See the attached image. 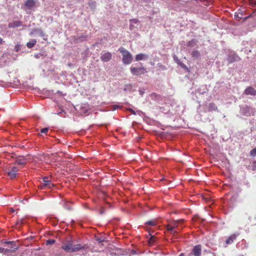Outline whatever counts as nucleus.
<instances>
[{"label": "nucleus", "mask_w": 256, "mask_h": 256, "mask_svg": "<svg viewBox=\"0 0 256 256\" xmlns=\"http://www.w3.org/2000/svg\"><path fill=\"white\" fill-rule=\"evenodd\" d=\"M240 60V57L234 52L232 51L229 52L226 59L227 61L230 64L238 62Z\"/></svg>", "instance_id": "10"}, {"label": "nucleus", "mask_w": 256, "mask_h": 256, "mask_svg": "<svg viewBox=\"0 0 256 256\" xmlns=\"http://www.w3.org/2000/svg\"><path fill=\"white\" fill-rule=\"evenodd\" d=\"M156 69H157V70H160V71L162 70V71H164V70H167V68H166V66L162 64L158 63L157 64Z\"/></svg>", "instance_id": "32"}, {"label": "nucleus", "mask_w": 256, "mask_h": 256, "mask_svg": "<svg viewBox=\"0 0 256 256\" xmlns=\"http://www.w3.org/2000/svg\"><path fill=\"white\" fill-rule=\"evenodd\" d=\"M131 254L133 255H136L138 254V252L136 250L132 249L131 250Z\"/></svg>", "instance_id": "51"}, {"label": "nucleus", "mask_w": 256, "mask_h": 256, "mask_svg": "<svg viewBox=\"0 0 256 256\" xmlns=\"http://www.w3.org/2000/svg\"><path fill=\"white\" fill-rule=\"evenodd\" d=\"M140 22V20L137 18H133L130 20V23L132 24H138Z\"/></svg>", "instance_id": "43"}, {"label": "nucleus", "mask_w": 256, "mask_h": 256, "mask_svg": "<svg viewBox=\"0 0 256 256\" xmlns=\"http://www.w3.org/2000/svg\"><path fill=\"white\" fill-rule=\"evenodd\" d=\"M16 162L19 165H24L26 160L24 158H21L20 156H18L16 158Z\"/></svg>", "instance_id": "29"}, {"label": "nucleus", "mask_w": 256, "mask_h": 256, "mask_svg": "<svg viewBox=\"0 0 256 256\" xmlns=\"http://www.w3.org/2000/svg\"><path fill=\"white\" fill-rule=\"evenodd\" d=\"M239 233H235L228 236L226 240L225 243L226 245L231 244L236 239Z\"/></svg>", "instance_id": "13"}, {"label": "nucleus", "mask_w": 256, "mask_h": 256, "mask_svg": "<svg viewBox=\"0 0 256 256\" xmlns=\"http://www.w3.org/2000/svg\"><path fill=\"white\" fill-rule=\"evenodd\" d=\"M166 230L170 234H176V231L174 230V227L170 226H166Z\"/></svg>", "instance_id": "36"}, {"label": "nucleus", "mask_w": 256, "mask_h": 256, "mask_svg": "<svg viewBox=\"0 0 256 256\" xmlns=\"http://www.w3.org/2000/svg\"><path fill=\"white\" fill-rule=\"evenodd\" d=\"M237 196L232 195L226 200H224L222 204L220 206V209L225 214L231 212L236 206Z\"/></svg>", "instance_id": "1"}, {"label": "nucleus", "mask_w": 256, "mask_h": 256, "mask_svg": "<svg viewBox=\"0 0 256 256\" xmlns=\"http://www.w3.org/2000/svg\"><path fill=\"white\" fill-rule=\"evenodd\" d=\"M198 40L196 39H192L187 42L186 46L189 48H194L197 44Z\"/></svg>", "instance_id": "25"}, {"label": "nucleus", "mask_w": 256, "mask_h": 256, "mask_svg": "<svg viewBox=\"0 0 256 256\" xmlns=\"http://www.w3.org/2000/svg\"><path fill=\"white\" fill-rule=\"evenodd\" d=\"M9 250H8V248H4L2 247H0V253H2L4 255L6 256H10V255L8 254Z\"/></svg>", "instance_id": "34"}, {"label": "nucleus", "mask_w": 256, "mask_h": 256, "mask_svg": "<svg viewBox=\"0 0 256 256\" xmlns=\"http://www.w3.org/2000/svg\"><path fill=\"white\" fill-rule=\"evenodd\" d=\"M50 71L52 72L53 70H48V71L46 72L44 70H42V72L41 73V75L42 76L44 77H46L49 75L48 72H50Z\"/></svg>", "instance_id": "39"}, {"label": "nucleus", "mask_w": 256, "mask_h": 256, "mask_svg": "<svg viewBox=\"0 0 256 256\" xmlns=\"http://www.w3.org/2000/svg\"><path fill=\"white\" fill-rule=\"evenodd\" d=\"M26 46L24 45L17 44L14 48V50L16 52H23Z\"/></svg>", "instance_id": "23"}, {"label": "nucleus", "mask_w": 256, "mask_h": 256, "mask_svg": "<svg viewBox=\"0 0 256 256\" xmlns=\"http://www.w3.org/2000/svg\"><path fill=\"white\" fill-rule=\"evenodd\" d=\"M195 1L198 2L199 0H194ZM200 1H202L204 2V6H208L209 2L207 0H200Z\"/></svg>", "instance_id": "48"}, {"label": "nucleus", "mask_w": 256, "mask_h": 256, "mask_svg": "<svg viewBox=\"0 0 256 256\" xmlns=\"http://www.w3.org/2000/svg\"><path fill=\"white\" fill-rule=\"evenodd\" d=\"M250 156L253 157L256 156V147L250 151Z\"/></svg>", "instance_id": "42"}, {"label": "nucleus", "mask_w": 256, "mask_h": 256, "mask_svg": "<svg viewBox=\"0 0 256 256\" xmlns=\"http://www.w3.org/2000/svg\"><path fill=\"white\" fill-rule=\"evenodd\" d=\"M250 4L253 8V12L252 14L243 18V21H246L252 15L256 14V0H249Z\"/></svg>", "instance_id": "12"}, {"label": "nucleus", "mask_w": 256, "mask_h": 256, "mask_svg": "<svg viewBox=\"0 0 256 256\" xmlns=\"http://www.w3.org/2000/svg\"><path fill=\"white\" fill-rule=\"evenodd\" d=\"M236 246L238 249L244 250V248H247L248 245L246 240L243 239L241 241L238 242L236 244Z\"/></svg>", "instance_id": "19"}, {"label": "nucleus", "mask_w": 256, "mask_h": 256, "mask_svg": "<svg viewBox=\"0 0 256 256\" xmlns=\"http://www.w3.org/2000/svg\"><path fill=\"white\" fill-rule=\"evenodd\" d=\"M192 57L194 60H198L200 58V52L198 50H193L191 53Z\"/></svg>", "instance_id": "24"}, {"label": "nucleus", "mask_w": 256, "mask_h": 256, "mask_svg": "<svg viewBox=\"0 0 256 256\" xmlns=\"http://www.w3.org/2000/svg\"><path fill=\"white\" fill-rule=\"evenodd\" d=\"M178 256H184V254L183 252L180 253Z\"/></svg>", "instance_id": "62"}, {"label": "nucleus", "mask_w": 256, "mask_h": 256, "mask_svg": "<svg viewBox=\"0 0 256 256\" xmlns=\"http://www.w3.org/2000/svg\"><path fill=\"white\" fill-rule=\"evenodd\" d=\"M153 0H142L141 2L146 4V6L150 7V4L151 2L153 4L154 3Z\"/></svg>", "instance_id": "38"}, {"label": "nucleus", "mask_w": 256, "mask_h": 256, "mask_svg": "<svg viewBox=\"0 0 256 256\" xmlns=\"http://www.w3.org/2000/svg\"><path fill=\"white\" fill-rule=\"evenodd\" d=\"M244 93L246 95L255 96H256V90L252 86H248L245 89Z\"/></svg>", "instance_id": "17"}, {"label": "nucleus", "mask_w": 256, "mask_h": 256, "mask_svg": "<svg viewBox=\"0 0 256 256\" xmlns=\"http://www.w3.org/2000/svg\"><path fill=\"white\" fill-rule=\"evenodd\" d=\"M255 112V108L250 106H248L246 104L240 106V113L242 116L248 117L251 116H254Z\"/></svg>", "instance_id": "3"}, {"label": "nucleus", "mask_w": 256, "mask_h": 256, "mask_svg": "<svg viewBox=\"0 0 256 256\" xmlns=\"http://www.w3.org/2000/svg\"><path fill=\"white\" fill-rule=\"evenodd\" d=\"M136 114H138L140 116H141V114H142V112L140 110H138L136 112Z\"/></svg>", "instance_id": "56"}, {"label": "nucleus", "mask_w": 256, "mask_h": 256, "mask_svg": "<svg viewBox=\"0 0 256 256\" xmlns=\"http://www.w3.org/2000/svg\"><path fill=\"white\" fill-rule=\"evenodd\" d=\"M30 35L36 36V35L43 38L44 40H47L48 39V36L46 34L41 28H36L32 30Z\"/></svg>", "instance_id": "4"}, {"label": "nucleus", "mask_w": 256, "mask_h": 256, "mask_svg": "<svg viewBox=\"0 0 256 256\" xmlns=\"http://www.w3.org/2000/svg\"><path fill=\"white\" fill-rule=\"evenodd\" d=\"M58 92V94H61V92H60V91H59V90H58V92Z\"/></svg>", "instance_id": "64"}, {"label": "nucleus", "mask_w": 256, "mask_h": 256, "mask_svg": "<svg viewBox=\"0 0 256 256\" xmlns=\"http://www.w3.org/2000/svg\"><path fill=\"white\" fill-rule=\"evenodd\" d=\"M252 166L256 167V160H254L252 164Z\"/></svg>", "instance_id": "58"}, {"label": "nucleus", "mask_w": 256, "mask_h": 256, "mask_svg": "<svg viewBox=\"0 0 256 256\" xmlns=\"http://www.w3.org/2000/svg\"><path fill=\"white\" fill-rule=\"evenodd\" d=\"M42 56H43V54L42 53L36 54H34V57L37 59L40 58Z\"/></svg>", "instance_id": "46"}, {"label": "nucleus", "mask_w": 256, "mask_h": 256, "mask_svg": "<svg viewBox=\"0 0 256 256\" xmlns=\"http://www.w3.org/2000/svg\"><path fill=\"white\" fill-rule=\"evenodd\" d=\"M208 111H216L217 110L216 106L214 103H210L208 108Z\"/></svg>", "instance_id": "33"}, {"label": "nucleus", "mask_w": 256, "mask_h": 256, "mask_svg": "<svg viewBox=\"0 0 256 256\" xmlns=\"http://www.w3.org/2000/svg\"><path fill=\"white\" fill-rule=\"evenodd\" d=\"M88 4L92 10H94L96 6V2L93 0H88Z\"/></svg>", "instance_id": "30"}, {"label": "nucleus", "mask_w": 256, "mask_h": 256, "mask_svg": "<svg viewBox=\"0 0 256 256\" xmlns=\"http://www.w3.org/2000/svg\"><path fill=\"white\" fill-rule=\"evenodd\" d=\"M160 220L158 219H154L152 220H150L145 222V224L146 226H156L160 222Z\"/></svg>", "instance_id": "22"}, {"label": "nucleus", "mask_w": 256, "mask_h": 256, "mask_svg": "<svg viewBox=\"0 0 256 256\" xmlns=\"http://www.w3.org/2000/svg\"><path fill=\"white\" fill-rule=\"evenodd\" d=\"M159 110L160 112L168 114V116H170L174 114L173 112L171 111L170 106L168 105H164L160 106Z\"/></svg>", "instance_id": "11"}, {"label": "nucleus", "mask_w": 256, "mask_h": 256, "mask_svg": "<svg viewBox=\"0 0 256 256\" xmlns=\"http://www.w3.org/2000/svg\"><path fill=\"white\" fill-rule=\"evenodd\" d=\"M62 204L63 207L68 210H70L72 209L71 204L70 202H68L66 200H63L62 202Z\"/></svg>", "instance_id": "26"}, {"label": "nucleus", "mask_w": 256, "mask_h": 256, "mask_svg": "<svg viewBox=\"0 0 256 256\" xmlns=\"http://www.w3.org/2000/svg\"><path fill=\"white\" fill-rule=\"evenodd\" d=\"M48 128H44L40 130V133L41 134H46V133L48 132Z\"/></svg>", "instance_id": "44"}, {"label": "nucleus", "mask_w": 256, "mask_h": 256, "mask_svg": "<svg viewBox=\"0 0 256 256\" xmlns=\"http://www.w3.org/2000/svg\"><path fill=\"white\" fill-rule=\"evenodd\" d=\"M18 170V169L17 167L13 166L12 170L8 172V174L10 178L14 179L16 176V173Z\"/></svg>", "instance_id": "15"}, {"label": "nucleus", "mask_w": 256, "mask_h": 256, "mask_svg": "<svg viewBox=\"0 0 256 256\" xmlns=\"http://www.w3.org/2000/svg\"><path fill=\"white\" fill-rule=\"evenodd\" d=\"M130 70L132 74L136 76L144 74L147 72V70L144 66H142L140 68L131 67L130 68Z\"/></svg>", "instance_id": "5"}, {"label": "nucleus", "mask_w": 256, "mask_h": 256, "mask_svg": "<svg viewBox=\"0 0 256 256\" xmlns=\"http://www.w3.org/2000/svg\"><path fill=\"white\" fill-rule=\"evenodd\" d=\"M143 116L144 117V118H148V116H147L146 115V113L143 112H142V114H141V116Z\"/></svg>", "instance_id": "55"}, {"label": "nucleus", "mask_w": 256, "mask_h": 256, "mask_svg": "<svg viewBox=\"0 0 256 256\" xmlns=\"http://www.w3.org/2000/svg\"><path fill=\"white\" fill-rule=\"evenodd\" d=\"M134 28V24L130 23V28L131 30H132Z\"/></svg>", "instance_id": "54"}, {"label": "nucleus", "mask_w": 256, "mask_h": 256, "mask_svg": "<svg viewBox=\"0 0 256 256\" xmlns=\"http://www.w3.org/2000/svg\"><path fill=\"white\" fill-rule=\"evenodd\" d=\"M144 90H145L144 88H140L138 90V92H139V94L142 96L143 94H144Z\"/></svg>", "instance_id": "47"}, {"label": "nucleus", "mask_w": 256, "mask_h": 256, "mask_svg": "<svg viewBox=\"0 0 256 256\" xmlns=\"http://www.w3.org/2000/svg\"><path fill=\"white\" fill-rule=\"evenodd\" d=\"M149 58V56L148 54L140 53L136 54L135 56V60L136 61H140L144 60H147Z\"/></svg>", "instance_id": "18"}, {"label": "nucleus", "mask_w": 256, "mask_h": 256, "mask_svg": "<svg viewBox=\"0 0 256 256\" xmlns=\"http://www.w3.org/2000/svg\"><path fill=\"white\" fill-rule=\"evenodd\" d=\"M63 113H64V114H66V111L64 109H61L60 111L54 114L60 116L61 114H62Z\"/></svg>", "instance_id": "49"}, {"label": "nucleus", "mask_w": 256, "mask_h": 256, "mask_svg": "<svg viewBox=\"0 0 256 256\" xmlns=\"http://www.w3.org/2000/svg\"><path fill=\"white\" fill-rule=\"evenodd\" d=\"M118 51L122 54V61L124 64H129L132 62V56L127 50L121 46L118 48Z\"/></svg>", "instance_id": "2"}, {"label": "nucleus", "mask_w": 256, "mask_h": 256, "mask_svg": "<svg viewBox=\"0 0 256 256\" xmlns=\"http://www.w3.org/2000/svg\"><path fill=\"white\" fill-rule=\"evenodd\" d=\"M128 110L130 112L131 114H134V115H136V112L134 111L132 108H129L128 109Z\"/></svg>", "instance_id": "50"}, {"label": "nucleus", "mask_w": 256, "mask_h": 256, "mask_svg": "<svg viewBox=\"0 0 256 256\" xmlns=\"http://www.w3.org/2000/svg\"><path fill=\"white\" fill-rule=\"evenodd\" d=\"M104 208H102L101 210H100V214H104Z\"/></svg>", "instance_id": "57"}, {"label": "nucleus", "mask_w": 256, "mask_h": 256, "mask_svg": "<svg viewBox=\"0 0 256 256\" xmlns=\"http://www.w3.org/2000/svg\"><path fill=\"white\" fill-rule=\"evenodd\" d=\"M4 40L2 38H0V45L2 44L4 42Z\"/></svg>", "instance_id": "59"}, {"label": "nucleus", "mask_w": 256, "mask_h": 256, "mask_svg": "<svg viewBox=\"0 0 256 256\" xmlns=\"http://www.w3.org/2000/svg\"><path fill=\"white\" fill-rule=\"evenodd\" d=\"M87 40V36L86 35H82L78 36L76 40L78 42H82L86 40Z\"/></svg>", "instance_id": "37"}, {"label": "nucleus", "mask_w": 256, "mask_h": 256, "mask_svg": "<svg viewBox=\"0 0 256 256\" xmlns=\"http://www.w3.org/2000/svg\"><path fill=\"white\" fill-rule=\"evenodd\" d=\"M56 242V240L54 239H48L46 240V245H52Z\"/></svg>", "instance_id": "40"}, {"label": "nucleus", "mask_w": 256, "mask_h": 256, "mask_svg": "<svg viewBox=\"0 0 256 256\" xmlns=\"http://www.w3.org/2000/svg\"><path fill=\"white\" fill-rule=\"evenodd\" d=\"M112 54L110 52H106L102 55L100 60L103 62H108L112 59Z\"/></svg>", "instance_id": "14"}, {"label": "nucleus", "mask_w": 256, "mask_h": 256, "mask_svg": "<svg viewBox=\"0 0 256 256\" xmlns=\"http://www.w3.org/2000/svg\"><path fill=\"white\" fill-rule=\"evenodd\" d=\"M120 108V106L118 105H114L112 106L111 110L112 111H114Z\"/></svg>", "instance_id": "45"}, {"label": "nucleus", "mask_w": 256, "mask_h": 256, "mask_svg": "<svg viewBox=\"0 0 256 256\" xmlns=\"http://www.w3.org/2000/svg\"><path fill=\"white\" fill-rule=\"evenodd\" d=\"M88 111V110L86 109V108H84V110H83V112H84V113H86Z\"/></svg>", "instance_id": "61"}, {"label": "nucleus", "mask_w": 256, "mask_h": 256, "mask_svg": "<svg viewBox=\"0 0 256 256\" xmlns=\"http://www.w3.org/2000/svg\"><path fill=\"white\" fill-rule=\"evenodd\" d=\"M234 18L238 21L243 18V14L242 13L235 12Z\"/></svg>", "instance_id": "35"}, {"label": "nucleus", "mask_w": 256, "mask_h": 256, "mask_svg": "<svg viewBox=\"0 0 256 256\" xmlns=\"http://www.w3.org/2000/svg\"><path fill=\"white\" fill-rule=\"evenodd\" d=\"M28 238L30 239V240H32V239H33V238H34V236H30Z\"/></svg>", "instance_id": "63"}, {"label": "nucleus", "mask_w": 256, "mask_h": 256, "mask_svg": "<svg viewBox=\"0 0 256 256\" xmlns=\"http://www.w3.org/2000/svg\"><path fill=\"white\" fill-rule=\"evenodd\" d=\"M26 224V222L25 220L22 219V218H21L19 220H18V222H17V224L20 225V226H22L23 224Z\"/></svg>", "instance_id": "41"}, {"label": "nucleus", "mask_w": 256, "mask_h": 256, "mask_svg": "<svg viewBox=\"0 0 256 256\" xmlns=\"http://www.w3.org/2000/svg\"><path fill=\"white\" fill-rule=\"evenodd\" d=\"M22 26V22L20 20H14L8 24L9 28H16Z\"/></svg>", "instance_id": "16"}, {"label": "nucleus", "mask_w": 256, "mask_h": 256, "mask_svg": "<svg viewBox=\"0 0 256 256\" xmlns=\"http://www.w3.org/2000/svg\"><path fill=\"white\" fill-rule=\"evenodd\" d=\"M197 92L200 94H204L206 93L208 90L206 86H202L197 90Z\"/></svg>", "instance_id": "27"}, {"label": "nucleus", "mask_w": 256, "mask_h": 256, "mask_svg": "<svg viewBox=\"0 0 256 256\" xmlns=\"http://www.w3.org/2000/svg\"><path fill=\"white\" fill-rule=\"evenodd\" d=\"M202 246L200 244L194 246L190 252L188 253V256H201Z\"/></svg>", "instance_id": "8"}, {"label": "nucleus", "mask_w": 256, "mask_h": 256, "mask_svg": "<svg viewBox=\"0 0 256 256\" xmlns=\"http://www.w3.org/2000/svg\"><path fill=\"white\" fill-rule=\"evenodd\" d=\"M35 4L36 2L34 0H26L24 4V6L28 10H31Z\"/></svg>", "instance_id": "20"}, {"label": "nucleus", "mask_w": 256, "mask_h": 256, "mask_svg": "<svg viewBox=\"0 0 256 256\" xmlns=\"http://www.w3.org/2000/svg\"><path fill=\"white\" fill-rule=\"evenodd\" d=\"M97 240H98V242H100V243L104 241V240H102L100 238H98Z\"/></svg>", "instance_id": "60"}, {"label": "nucleus", "mask_w": 256, "mask_h": 256, "mask_svg": "<svg viewBox=\"0 0 256 256\" xmlns=\"http://www.w3.org/2000/svg\"><path fill=\"white\" fill-rule=\"evenodd\" d=\"M73 244L71 242H68L66 244L62 246V248L65 251L71 252Z\"/></svg>", "instance_id": "21"}, {"label": "nucleus", "mask_w": 256, "mask_h": 256, "mask_svg": "<svg viewBox=\"0 0 256 256\" xmlns=\"http://www.w3.org/2000/svg\"><path fill=\"white\" fill-rule=\"evenodd\" d=\"M2 242L4 244H6L9 245V250L8 254L10 256V253L12 252H14L16 250H18V246L16 244V242L14 241H8V240H4Z\"/></svg>", "instance_id": "7"}, {"label": "nucleus", "mask_w": 256, "mask_h": 256, "mask_svg": "<svg viewBox=\"0 0 256 256\" xmlns=\"http://www.w3.org/2000/svg\"><path fill=\"white\" fill-rule=\"evenodd\" d=\"M36 44V40L35 39H32L26 44V46L28 48H33Z\"/></svg>", "instance_id": "28"}, {"label": "nucleus", "mask_w": 256, "mask_h": 256, "mask_svg": "<svg viewBox=\"0 0 256 256\" xmlns=\"http://www.w3.org/2000/svg\"><path fill=\"white\" fill-rule=\"evenodd\" d=\"M173 58H174V60L178 64V61L180 60H178V57L176 56H174Z\"/></svg>", "instance_id": "53"}, {"label": "nucleus", "mask_w": 256, "mask_h": 256, "mask_svg": "<svg viewBox=\"0 0 256 256\" xmlns=\"http://www.w3.org/2000/svg\"><path fill=\"white\" fill-rule=\"evenodd\" d=\"M178 64L180 66L182 69L186 70L187 72H190V70L187 67V66L180 60L178 61Z\"/></svg>", "instance_id": "31"}, {"label": "nucleus", "mask_w": 256, "mask_h": 256, "mask_svg": "<svg viewBox=\"0 0 256 256\" xmlns=\"http://www.w3.org/2000/svg\"><path fill=\"white\" fill-rule=\"evenodd\" d=\"M86 246L85 245L82 246L81 244H77L74 246L73 245L71 252L82 250V253L80 254L84 256L87 252L86 250Z\"/></svg>", "instance_id": "9"}, {"label": "nucleus", "mask_w": 256, "mask_h": 256, "mask_svg": "<svg viewBox=\"0 0 256 256\" xmlns=\"http://www.w3.org/2000/svg\"><path fill=\"white\" fill-rule=\"evenodd\" d=\"M54 186V185L52 183L51 181L48 180V178L45 176L42 178V182H41L38 188L40 189H44L45 188L50 189Z\"/></svg>", "instance_id": "6"}, {"label": "nucleus", "mask_w": 256, "mask_h": 256, "mask_svg": "<svg viewBox=\"0 0 256 256\" xmlns=\"http://www.w3.org/2000/svg\"><path fill=\"white\" fill-rule=\"evenodd\" d=\"M176 234H172L176 238H178L179 236L178 232L176 231Z\"/></svg>", "instance_id": "52"}]
</instances>
